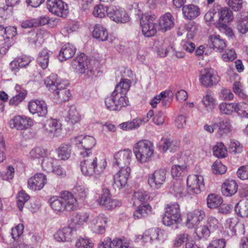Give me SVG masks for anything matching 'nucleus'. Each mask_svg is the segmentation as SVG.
<instances>
[{
	"label": "nucleus",
	"instance_id": "nucleus-1",
	"mask_svg": "<svg viewBox=\"0 0 248 248\" xmlns=\"http://www.w3.org/2000/svg\"><path fill=\"white\" fill-rule=\"evenodd\" d=\"M131 86V81L128 79H122L116 85L115 90L105 100L107 109L110 110H120L123 108L129 105L126 94Z\"/></svg>",
	"mask_w": 248,
	"mask_h": 248
},
{
	"label": "nucleus",
	"instance_id": "nucleus-2",
	"mask_svg": "<svg viewBox=\"0 0 248 248\" xmlns=\"http://www.w3.org/2000/svg\"><path fill=\"white\" fill-rule=\"evenodd\" d=\"M45 84L53 92L54 98L58 103L68 101L71 97L69 90L66 88L68 81L59 78L56 74L47 77L45 80Z\"/></svg>",
	"mask_w": 248,
	"mask_h": 248
},
{
	"label": "nucleus",
	"instance_id": "nucleus-3",
	"mask_svg": "<svg viewBox=\"0 0 248 248\" xmlns=\"http://www.w3.org/2000/svg\"><path fill=\"white\" fill-rule=\"evenodd\" d=\"M49 202L51 207L57 214H60L64 211H73L78 207L76 198L71 192L66 191L62 192L59 197H51Z\"/></svg>",
	"mask_w": 248,
	"mask_h": 248
},
{
	"label": "nucleus",
	"instance_id": "nucleus-4",
	"mask_svg": "<svg viewBox=\"0 0 248 248\" xmlns=\"http://www.w3.org/2000/svg\"><path fill=\"white\" fill-rule=\"evenodd\" d=\"M133 151L138 161L145 163L151 160L153 156L154 144L148 140H141L134 145Z\"/></svg>",
	"mask_w": 248,
	"mask_h": 248
},
{
	"label": "nucleus",
	"instance_id": "nucleus-5",
	"mask_svg": "<svg viewBox=\"0 0 248 248\" xmlns=\"http://www.w3.org/2000/svg\"><path fill=\"white\" fill-rule=\"evenodd\" d=\"M165 210L162 218L163 224L168 227L172 226L175 229H177L178 225L181 220L179 205L177 202L170 203L166 205Z\"/></svg>",
	"mask_w": 248,
	"mask_h": 248
},
{
	"label": "nucleus",
	"instance_id": "nucleus-6",
	"mask_svg": "<svg viewBox=\"0 0 248 248\" xmlns=\"http://www.w3.org/2000/svg\"><path fill=\"white\" fill-rule=\"evenodd\" d=\"M132 156V151L129 149L119 151L114 155L112 163L113 169L119 170H130L133 169L130 163Z\"/></svg>",
	"mask_w": 248,
	"mask_h": 248
},
{
	"label": "nucleus",
	"instance_id": "nucleus-7",
	"mask_svg": "<svg viewBox=\"0 0 248 248\" xmlns=\"http://www.w3.org/2000/svg\"><path fill=\"white\" fill-rule=\"evenodd\" d=\"M75 142L79 150V155L83 157H88L91 150L96 144L95 139L90 136H80L75 139Z\"/></svg>",
	"mask_w": 248,
	"mask_h": 248
},
{
	"label": "nucleus",
	"instance_id": "nucleus-8",
	"mask_svg": "<svg viewBox=\"0 0 248 248\" xmlns=\"http://www.w3.org/2000/svg\"><path fill=\"white\" fill-rule=\"evenodd\" d=\"M71 66L75 71L78 74H86L89 76L93 75V70L89 65V61L87 56L80 53L72 61Z\"/></svg>",
	"mask_w": 248,
	"mask_h": 248
},
{
	"label": "nucleus",
	"instance_id": "nucleus-9",
	"mask_svg": "<svg viewBox=\"0 0 248 248\" xmlns=\"http://www.w3.org/2000/svg\"><path fill=\"white\" fill-rule=\"evenodd\" d=\"M156 16L155 15L145 14L142 16L140 24L143 34L146 37L154 36L156 32L155 20Z\"/></svg>",
	"mask_w": 248,
	"mask_h": 248
},
{
	"label": "nucleus",
	"instance_id": "nucleus-10",
	"mask_svg": "<svg viewBox=\"0 0 248 248\" xmlns=\"http://www.w3.org/2000/svg\"><path fill=\"white\" fill-rule=\"evenodd\" d=\"M42 131L44 135L49 138L59 136L62 131V124L57 119H48L42 124Z\"/></svg>",
	"mask_w": 248,
	"mask_h": 248
},
{
	"label": "nucleus",
	"instance_id": "nucleus-11",
	"mask_svg": "<svg viewBox=\"0 0 248 248\" xmlns=\"http://www.w3.org/2000/svg\"><path fill=\"white\" fill-rule=\"evenodd\" d=\"M46 7L52 14L60 17H65L68 13V6L62 0H47Z\"/></svg>",
	"mask_w": 248,
	"mask_h": 248
},
{
	"label": "nucleus",
	"instance_id": "nucleus-12",
	"mask_svg": "<svg viewBox=\"0 0 248 248\" xmlns=\"http://www.w3.org/2000/svg\"><path fill=\"white\" fill-rule=\"evenodd\" d=\"M103 192V194L98 200L99 205L106 209L112 210L122 205L120 201L111 198L109 190L108 188H104Z\"/></svg>",
	"mask_w": 248,
	"mask_h": 248
},
{
	"label": "nucleus",
	"instance_id": "nucleus-13",
	"mask_svg": "<svg viewBox=\"0 0 248 248\" xmlns=\"http://www.w3.org/2000/svg\"><path fill=\"white\" fill-rule=\"evenodd\" d=\"M187 191L189 194H199L203 187V178L197 174L189 175L186 179Z\"/></svg>",
	"mask_w": 248,
	"mask_h": 248
},
{
	"label": "nucleus",
	"instance_id": "nucleus-14",
	"mask_svg": "<svg viewBox=\"0 0 248 248\" xmlns=\"http://www.w3.org/2000/svg\"><path fill=\"white\" fill-rule=\"evenodd\" d=\"M108 16L118 23H124L130 20L129 16L124 9L114 6L108 7Z\"/></svg>",
	"mask_w": 248,
	"mask_h": 248
},
{
	"label": "nucleus",
	"instance_id": "nucleus-15",
	"mask_svg": "<svg viewBox=\"0 0 248 248\" xmlns=\"http://www.w3.org/2000/svg\"><path fill=\"white\" fill-rule=\"evenodd\" d=\"M199 79L202 85L209 87L218 82V77L214 69L204 68L201 71Z\"/></svg>",
	"mask_w": 248,
	"mask_h": 248
},
{
	"label": "nucleus",
	"instance_id": "nucleus-16",
	"mask_svg": "<svg viewBox=\"0 0 248 248\" xmlns=\"http://www.w3.org/2000/svg\"><path fill=\"white\" fill-rule=\"evenodd\" d=\"M76 228L63 227L59 229L54 235V239L59 242H71L76 235Z\"/></svg>",
	"mask_w": 248,
	"mask_h": 248
},
{
	"label": "nucleus",
	"instance_id": "nucleus-17",
	"mask_svg": "<svg viewBox=\"0 0 248 248\" xmlns=\"http://www.w3.org/2000/svg\"><path fill=\"white\" fill-rule=\"evenodd\" d=\"M33 124V122L31 119L23 115L15 116L9 122L10 127L17 130L27 129Z\"/></svg>",
	"mask_w": 248,
	"mask_h": 248
},
{
	"label": "nucleus",
	"instance_id": "nucleus-18",
	"mask_svg": "<svg viewBox=\"0 0 248 248\" xmlns=\"http://www.w3.org/2000/svg\"><path fill=\"white\" fill-rule=\"evenodd\" d=\"M30 112L38 116L45 117L47 113V106L43 100L35 99L30 101L28 104Z\"/></svg>",
	"mask_w": 248,
	"mask_h": 248
},
{
	"label": "nucleus",
	"instance_id": "nucleus-19",
	"mask_svg": "<svg viewBox=\"0 0 248 248\" xmlns=\"http://www.w3.org/2000/svg\"><path fill=\"white\" fill-rule=\"evenodd\" d=\"M204 212L201 209H196L187 214L186 226L189 229L195 228L205 217Z\"/></svg>",
	"mask_w": 248,
	"mask_h": 248
},
{
	"label": "nucleus",
	"instance_id": "nucleus-20",
	"mask_svg": "<svg viewBox=\"0 0 248 248\" xmlns=\"http://www.w3.org/2000/svg\"><path fill=\"white\" fill-rule=\"evenodd\" d=\"M108 218L104 214H99L91 221L90 227L93 231L98 234L105 233Z\"/></svg>",
	"mask_w": 248,
	"mask_h": 248
},
{
	"label": "nucleus",
	"instance_id": "nucleus-21",
	"mask_svg": "<svg viewBox=\"0 0 248 248\" xmlns=\"http://www.w3.org/2000/svg\"><path fill=\"white\" fill-rule=\"evenodd\" d=\"M46 183V176L42 173H37L28 179V187L31 190H40Z\"/></svg>",
	"mask_w": 248,
	"mask_h": 248
},
{
	"label": "nucleus",
	"instance_id": "nucleus-22",
	"mask_svg": "<svg viewBox=\"0 0 248 248\" xmlns=\"http://www.w3.org/2000/svg\"><path fill=\"white\" fill-rule=\"evenodd\" d=\"M97 158L94 157L92 159L87 158L83 159L81 161L80 167L81 170H90L105 169L107 166V162L105 160H102L99 163H97Z\"/></svg>",
	"mask_w": 248,
	"mask_h": 248
},
{
	"label": "nucleus",
	"instance_id": "nucleus-23",
	"mask_svg": "<svg viewBox=\"0 0 248 248\" xmlns=\"http://www.w3.org/2000/svg\"><path fill=\"white\" fill-rule=\"evenodd\" d=\"M156 47L158 55L161 57H164L167 56L170 50H173V39L169 38L161 40L158 42Z\"/></svg>",
	"mask_w": 248,
	"mask_h": 248
},
{
	"label": "nucleus",
	"instance_id": "nucleus-24",
	"mask_svg": "<svg viewBox=\"0 0 248 248\" xmlns=\"http://www.w3.org/2000/svg\"><path fill=\"white\" fill-rule=\"evenodd\" d=\"M216 120L215 125L217 128V133L220 136L227 134L232 130L231 122L229 119L219 117Z\"/></svg>",
	"mask_w": 248,
	"mask_h": 248
},
{
	"label": "nucleus",
	"instance_id": "nucleus-25",
	"mask_svg": "<svg viewBox=\"0 0 248 248\" xmlns=\"http://www.w3.org/2000/svg\"><path fill=\"white\" fill-rule=\"evenodd\" d=\"M182 13L185 19L192 20L198 17L201 14V10L197 5L189 4L182 7Z\"/></svg>",
	"mask_w": 248,
	"mask_h": 248
},
{
	"label": "nucleus",
	"instance_id": "nucleus-26",
	"mask_svg": "<svg viewBox=\"0 0 248 248\" xmlns=\"http://www.w3.org/2000/svg\"><path fill=\"white\" fill-rule=\"evenodd\" d=\"M159 29L165 32L174 26L173 18L170 13H166L160 17L158 20Z\"/></svg>",
	"mask_w": 248,
	"mask_h": 248
},
{
	"label": "nucleus",
	"instance_id": "nucleus-27",
	"mask_svg": "<svg viewBox=\"0 0 248 248\" xmlns=\"http://www.w3.org/2000/svg\"><path fill=\"white\" fill-rule=\"evenodd\" d=\"M238 185L235 181L232 179H227L222 184L221 192L226 197H231L234 195L238 190Z\"/></svg>",
	"mask_w": 248,
	"mask_h": 248
},
{
	"label": "nucleus",
	"instance_id": "nucleus-28",
	"mask_svg": "<svg viewBox=\"0 0 248 248\" xmlns=\"http://www.w3.org/2000/svg\"><path fill=\"white\" fill-rule=\"evenodd\" d=\"M166 179L165 171H154L148 178V183L152 187L158 188Z\"/></svg>",
	"mask_w": 248,
	"mask_h": 248
},
{
	"label": "nucleus",
	"instance_id": "nucleus-29",
	"mask_svg": "<svg viewBox=\"0 0 248 248\" xmlns=\"http://www.w3.org/2000/svg\"><path fill=\"white\" fill-rule=\"evenodd\" d=\"M76 48L72 44L67 43L64 45L58 56L61 61H64L72 58L75 54Z\"/></svg>",
	"mask_w": 248,
	"mask_h": 248
},
{
	"label": "nucleus",
	"instance_id": "nucleus-30",
	"mask_svg": "<svg viewBox=\"0 0 248 248\" xmlns=\"http://www.w3.org/2000/svg\"><path fill=\"white\" fill-rule=\"evenodd\" d=\"M209 45L215 51L220 52L223 51L227 46L225 40L218 35L210 36Z\"/></svg>",
	"mask_w": 248,
	"mask_h": 248
},
{
	"label": "nucleus",
	"instance_id": "nucleus-31",
	"mask_svg": "<svg viewBox=\"0 0 248 248\" xmlns=\"http://www.w3.org/2000/svg\"><path fill=\"white\" fill-rule=\"evenodd\" d=\"M236 28L242 34H245L248 31V12H242L238 15Z\"/></svg>",
	"mask_w": 248,
	"mask_h": 248
},
{
	"label": "nucleus",
	"instance_id": "nucleus-32",
	"mask_svg": "<svg viewBox=\"0 0 248 248\" xmlns=\"http://www.w3.org/2000/svg\"><path fill=\"white\" fill-rule=\"evenodd\" d=\"M93 36L101 41H105L108 38V32L105 27L100 24H95L93 27Z\"/></svg>",
	"mask_w": 248,
	"mask_h": 248
},
{
	"label": "nucleus",
	"instance_id": "nucleus-33",
	"mask_svg": "<svg viewBox=\"0 0 248 248\" xmlns=\"http://www.w3.org/2000/svg\"><path fill=\"white\" fill-rule=\"evenodd\" d=\"M129 175L128 171H117L113 177L114 187L120 189L124 186L127 183Z\"/></svg>",
	"mask_w": 248,
	"mask_h": 248
},
{
	"label": "nucleus",
	"instance_id": "nucleus-34",
	"mask_svg": "<svg viewBox=\"0 0 248 248\" xmlns=\"http://www.w3.org/2000/svg\"><path fill=\"white\" fill-rule=\"evenodd\" d=\"M218 22L217 25H221L232 21L233 19L232 11L227 7L222 8L218 12Z\"/></svg>",
	"mask_w": 248,
	"mask_h": 248
},
{
	"label": "nucleus",
	"instance_id": "nucleus-35",
	"mask_svg": "<svg viewBox=\"0 0 248 248\" xmlns=\"http://www.w3.org/2000/svg\"><path fill=\"white\" fill-rule=\"evenodd\" d=\"M152 212V208L149 204L140 205L133 213L134 219H138L147 217Z\"/></svg>",
	"mask_w": 248,
	"mask_h": 248
},
{
	"label": "nucleus",
	"instance_id": "nucleus-36",
	"mask_svg": "<svg viewBox=\"0 0 248 248\" xmlns=\"http://www.w3.org/2000/svg\"><path fill=\"white\" fill-rule=\"evenodd\" d=\"M52 52L46 48L43 49L39 53L37 59L38 65L43 69H46L49 63V58Z\"/></svg>",
	"mask_w": 248,
	"mask_h": 248
},
{
	"label": "nucleus",
	"instance_id": "nucleus-37",
	"mask_svg": "<svg viewBox=\"0 0 248 248\" xmlns=\"http://www.w3.org/2000/svg\"><path fill=\"white\" fill-rule=\"evenodd\" d=\"M89 214L86 212H78L72 215L71 217L72 222L76 227H80L87 222L89 218Z\"/></svg>",
	"mask_w": 248,
	"mask_h": 248
},
{
	"label": "nucleus",
	"instance_id": "nucleus-38",
	"mask_svg": "<svg viewBox=\"0 0 248 248\" xmlns=\"http://www.w3.org/2000/svg\"><path fill=\"white\" fill-rule=\"evenodd\" d=\"M44 31H40L37 33H33L28 38V42L32 46L40 47L44 41Z\"/></svg>",
	"mask_w": 248,
	"mask_h": 248
},
{
	"label": "nucleus",
	"instance_id": "nucleus-39",
	"mask_svg": "<svg viewBox=\"0 0 248 248\" xmlns=\"http://www.w3.org/2000/svg\"><path fill=\"white\" fill-rule=\"evenodd\" d=\"M66 121L71 124H74L80 120V116L74 106H70L65 115Z\"/></svg>",
	"mask_w": 248,
	"mask_h": 248
},
{
	"label": "nucleus",
	"instance_id": "nucleus-40",
	"mask_svg": "<svg viewBox=\"0 0 248 248\" xmlns=\"http://www.w3.org/2000/svg\"><path fill=\"white\" fill-rule=\"evenodd\" d=\"M235 211L242 217H248V199L240 200L235 206Z\"/></svg>",
	"mask_w": 248,
	"mask_h": 248
},
{
	"label": "nucleus",
	"instance_id": "nucleus-41",
	"mask_svg": "<svg viewBox=\"0 0 248 248\" xmlns=\"http://www.w3.org/2000/svg\"><path fill=\"white\" fill-rule=\"evenodd\" d=\"M234 76L236 80L233 84L232 89L233 92L239 97L243 99L247 98L248 96L245 93L243 86L239 81L240 78L239 75L237 74H234Z\"/></svg>",
	"mask_w": 248,
	"mask_h": 248
},
{
	"label": "nucleus",
	"instance_id": "nucleus-42",
	"mask_svg": "<svg viewBox=\"0 0 248 248\" xmlns=\"http://www.w3.org/2000/svg\"><path fill=\"white\" fill-rule=\"evenodd\" d=\"M237 103L222 102L218 106L221 113L227 115H231L233 112L236 113Z\"/></svg>",
	"mask_w": 248,
	"mask_h": 248
},
{
	"label": "nucleus",
	"instance_id": "nucleus-43",
	"mask_svg": "<svg viewBox=\"0 0 248 248\" xmlns=\"http://www.w3.org/2000/svg\"><path fill=\"white\" fill-rule=\"evenodd\" d=\"M137 241H141L143 243H153L154 242V228L145 231L142 234L137 235L136 236Z\"/></svg>",
	"mask_w": 248,
	"mask_h": 248
},
{
	"label": "nucleus",
	"instance_id": "nucleus-44",
	"mask_svg": "<svg viewBox=\"0 0 248 248\" xmlns=\"http://www.w3.org/2000/svg\"><path fill=\"white\" fill-rule=\"evenodd\" d=\"M213 154L218 158H225L227 156V149L223 142L216 143L213 147Z\"/></svg>",
	"mask_w": 248,
	"mask_h": 248
},
{
	"label": "nucleus",
	"instance_id": "nucleus-45",
	"mask_svg": "<svg viewBox=\"0 0 248 248\" xmlns=\"http://www.w3.org/2000/svg\"><path fill=\"white\" fill-rule=\"evenodd\" d=\"M206 200L207 206L210 208H216L223 202L221 197L214 194L209 195Z\"/></svg>",
	"mask_w": 248,
	"mask_h": 248
},
{
	"label": "nucleus",
	"instance_id": "nucleus-46",
	"mask_svg": "<svg viewBox=\"0 0 248 248\" xmlns=\"http://www.w3.org/2000/svg\"><path fill=\"white\" fill-rule=\"evenodd\" d=\"M161 142L162 143L160 145V148L164 152H166L168 150H170V152H174L175 148H171V145H174L176 147H179L180 145L179 141H172L168 138H162Z\"/></svg>",
	"mask_w": 248,
	"mask_h": 248
},
{
	"label": "nucleus",
	"instance_id": "nucleus-47",
	"mask_svg": "<svg viewBox=\"0 0 248 248\" xmlns=\"http://www.w3.org/2000/svg\"><path fill=\"white\" fill-rule=\"evenodd\" d=\"M141 121L140 118L133 119L132 121H128L119 124V127L124 130H130L138 128L141 125Z\"/></svg>",
	"mask_w": 248,
	"mask_h": 248
},
{
	"label": "nucleus",
	"instance_id": "nucleus-48",
	"mask_svg": "<svg viewBox=\"0 0 248 248\" xmlns=\"http://www.w3.org/2000/svg\"><path fill=\"white\" fill-rule=\"evenodd\" d=\"M46 155V150L42 147H35L29 153V157L32 159H40Z\"/></svg>",
	"mask_w": 248,
	"mask_h": 248
},
{
	"label": "nucleus",
	"instance_id": "nucleus-49",
	"mask_svg": "<svg viewBox=\"0 0 248 248\" xmlns=\"http://www.w3.org/2000/svg\"><path fill=\"white\" fill-rule=\"evenodd\" d=\"M58 156L62 160L69 158L71 154V147L69 144H62L57 149Z\"/></svg>",
	"mask_w": 248,
	"mask_h": 248
},
{
	"label": "nucleus",
	"instance_id": "nucleus-50",
	"mask_svg": "<svg viewBox=\"0 0 248 248\" xmlns=\"http://www.w3.org/2000/svg\"><path fill=\"white\" fill-rule=\"evenodd\" d=\"M16 28L15 26H9L6 28L5 44L11 46L13 44L14 37L16 35Z\"/></svg>",
	"mask_w": 248,
	"mask_h": 248
},
{
	"label": "nucleus",
	"instance_id": "nucleus-51",
	"mask_svg": "<svg viewBox=\"0 0 248 248\" xmlns=\"http://www.w3.org/2000/svg\"><path fill=\"white\" fill-rule=\"evenodd\" d=\"M154 234L155 243H163L168 237L167 232L159 228H154Z\"/></svg>",
	"mask_w": 248,
	"mask_h": 248
},
{
	"label": "nucleus",
	"instance_id": "nucleus-52",
	"mask_svg": "<svg viewBox=\"0 0 248 248\" xmlns=\"http://www.w3.org/2000/svg\"><path fill=\"white\" fill-rule=\"evenodd\" d=\"M148 199V194L146 191H139L134 192L132 200L133 204H136L147 202Z\"/></svg>",
	"mask_w": 248,
	"mask_h": 248
},
{
	"label": "nucleus",
	"instance_id": "nucleus-53",
	"mask_svg": "<svg viewBox=\"0 0 248 248\" xmlns=\"http://www.w3.org/2000/svg\"><path fill=\"white\" fill-rule=\"evenodd\" d=\"M108 7H105L102 4H99L94 7L93 14L97 17L103 18L106 15L108 16Z\"/></svg>",
	"mask_w": 248,
	"mask_h": 248
},
{
	"label": "nucleus",
	"instance_id": "nucleus-54",
	"mask_svg": "<svg viewBox=\"0 0 248 248\" xmlns=\"http://www.w3.org/2000/svg\"><path fill=\"white\" fill-rule=\"evenodd\" d=\"M202 102L207 109H213L216 106V99L211 93H207L202 99Z\"/></svg>",
	"mask_w": 248,
	"mask_h": 248
},
{
	"label": "nucleus",
	"instance_id": "nucleus-55",
	"mask_svg": "<svg viewBox=\"0 0 248 248\" xmlns=\"http://www.w3.org/2000/svg\"><path fill=\"white\" fill-rule=\"evenodd\" d=\"M93 243L87 237L78 238L76 243L77 248H93Z\"/></svg>",
	"mask_w": 248,
	"mask_h": 248
},
{
	"label": "nucleus",
	"instance_id": "nucleus-56",
	"mask_svg": "<svg viewBox=\"0 0 248 248\" xmlns=\"http://www.w3.org/2000/svg\"><path fill=\"white\" fill-rule=\"evenodd\" d=\"M236 113L239 116L248 118V102H241L237 103Z\"/></svg>",
	"mask_w": 248,
	"mask_h": 248
},
{
	"label": "nucleus",
	"instance_id": "nucleus-57",
	"mask_svg": "<svg viewBox=\"0 0 248 248\" xmlns=\"http://www.w3.org/2000/svg\"><path fill=\"white\" fill-rule=\"evenodd\" d=\"M58 161H55L53 163L47 160H44L42 163V167L43 170H59L60 165H58Z\"/></svg>",
	"mask_w": 248,
	"mask_h": 248
},
{
	"label": "nucleus",
	"instance_id": "nucleus-58",
	"mask_svg": "<svg viewBox=\"0 0 248 248\" xmlns=\"http://www.w3.org/2000/svg\"><path fill=\"white\" fill-rule=\"evenodd\" d=\"M30 198V196L24 190H21L18 192L17 204L20 211L22 210L25 203L29 200Z\"/></svg>",
	"mask_w": 248,
	"mask_h": 248
},
{
	"label": "nucleus",
	"instance_id": "nucleus-59",
	"mask_svg": "<svg viewBox=\"0 0 248 248\" xmlns=\"http://www.w3.org/2000/svg\"><path fill=\"white\" fill-rule=\"evenodd\" d=\"M211 232L206 225H201L196 229V233L200 238H207L209 237Z\"/></svg>",
	"mask_w": 248,
	"mask_h": 248
},
{
	"label": "nucleus",
	"instance_id": "nucleus-60",
	"mask_svg": "<svg viewBox=\"0 0 248 248\" xmlns=\"http://www.w3.org/2000/svg\"><path fill=\"white\" fill-rule=\"evenodd\" d=\"M114 248H129V241L125 238H116L111 241Z\"/></svg>",
	"mask_w": 248,
	"mask_h": 248
},
{
	"label": "nucleus",
	"instance_id": "nucleus-61",
	"mask_svg": "<svg viewBox=\"0 0 248 248\" xmlns=\"http://www.w3.org/2000/svg\"><path fill=\"white\" fill-rule=\"evenodd\" d=\"M236 57L235 51L232 48L226 50L221 56L223 61L225 62L232 61Z\"/></svg>",
	"mask_w": 248,
	"mask_h": 248
},
{
	"label": "nucleus",
	"instance_id": "nucleus-62",
	"mask_svg": "<svg viewBox=\"0 0 248 248\" xmlns=\"http://www.w3.org/2000/svg\"><path fill=\"white\" fill-rule=\"evenodd\" d=\"M230 152L233 154L240 153L242 151V147L239 142L234 140H231L229 145Z\"/></svg>",
	"mask_w": 248,
	"mask_h": 248
},
{
	"label": "nucleus",
	"instance_id": "nucleus-63",
	"mask_svg": "<svg viewBox=\"0 0 248 248\" xmlns=\"http://www.w3.org/2000/svg\"><path fill=\"white\" fill-rule=\"evenodd\" d=\"M229 6L234 11H238L242 8L243 0H226Z\"/></svg>",
	"mask_w": 248,
	"mask_h": 248
},
{
	"label": "nucleus",
	"instance_id": "nucleus-64",
	"mask_svg": "<svg viewBox=\"0 0 248 248\" xmlns=\"http://www.w3.org/2000/svg\"><path fill=\"white\" fill-rule=\"evenodd\" d=\"M188 234L186 233L179 234L175 238L173 246L174 247L178 248L180 247L188 238Z\"/></svg>",
	"mask_w": 248,
	"mask_h": 248
}]
</instances>
